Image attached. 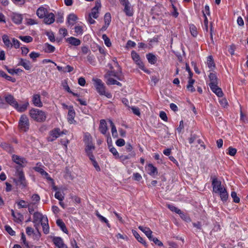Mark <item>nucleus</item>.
<instances>
[{
  "label": "nucleus",
  "instance_id": "f257e3e1",
  "mask_svg": "<svg viewBox=\"0 0 248 248\" xmlns=\"http://www.w3.org/2000/svg\"><path fill=\"white\" fill-rule=\"evenodd\" d=\"M93 85L97 92L100 95H104L108 98H111L112 94L106 91V87L103 82L99 78H93Z\"/></svg>",
  "mask_w": 248,
  "mask_h": 248
},
{
  "label": "nucleus",
  "instance_id": "f03ea898",
  "mask_svg": "<svg viewBox=\"0 0 248 248\" xmlns=\"http://www.w3.org/2000/svg\"><path fill=\"white\" fill-rule=\"evenodd\" d=\"M30 115L32 119L37 122H43L46 118V113L37 108H32L30 110Z\"/></svg>",
  "mask_w": 248,
  "mask_h": 248
},
{
  "label": "nucleus",
  "instance_id": "7ed1b4c3",
  "mask_svg": "<svg viewBox=\"0 0 248 248\" xmlns=\"http://www.w3.org/2000/svg\"><path fill=\"white\" fill-rule=\"evenodd\" d=\"M84 141L85 144V151L86 155L89 158L93 157V151L95 149V146L92 141V137L90 135H86L84 137Z\"/></svg>",
  "mask_w": 248,
  "mask_h": 248
},
{
  "label": "nucleus",
  "instance_id": "20e7f679",
  "mask_svg": "<svg viewBox=\"0 0 248 248\" xmlns=\"http://www.w3.org/2000/svg\"><path fill=\"white\" fill-rule=\"evenodd\" d=\"M16 175L17 179L14 178V182L16 185H19L22 188L25 187L27 186V182L22 170L19 167H17Z\"/></svg>",
  "mask_w": 248,
  "mask_h": 248
},
{
  "label": "nucleus",
  "instance_id": "39448f33",
  "mask_svg": "<svg viewBox=\"0 0 248 248\" xmlns=\"http://www.w3.org/2000/svg\"><path fill=\"white\" fill-rule=\"evenodd\" d=\"M211 179L212 180V186L214 192L218 193L221 189L224 188L223 186L221 185V182L216 176H211Z\"/></svg>",
  "mask_w": 248,
  "mask_h": 248
},
{
  "label": "nucleus",
  "instance_id": "423d86ee",
  "mask_svg": "<svg viewBox=\"0 0 248 248\" xmlns=\"http://www.w3.org/2000/svg\"><path fill=\"white\" fill-rule=\"evenodd\" d=\"M66 131H61L59 128H55L49 132V136L48 137L49 141H53L56 140L62 134H65Z\"/></svg>",
  "mask_w": 248,
  "mask_h": 248
},
{
  "label": "nucleus",
  "instance_id": "0eeeda50",
  "mask_svg": "<svg viewBox=\"0 0 248 248\" xmlns=\"http://www.w3.org/2000/svg\"><path fill=\"white\" fill-rule=\"evenodd\" d=\"M18 126L20 129L27 131L29 128V121L27 116L22 115L19 121Z\"/></svg>",
  "mask_w": 248,
  "mask_h": 248
},
{
  "label": "nucleus",
  "instance_id": "6e6552de",
  "mask_svg": "<svg viewBox=\"0 0 248 248\" xmlns=\"http://www.w3.org/2000/svg\"><path fill=\"white\" fill-rule=\"evenodd\" d=\"M131 56L133 60L135 62L136 64L139 66L141 70L145 72L146 73H149V71L144 67V65L142 62L140 60V56L139 54L134 51H132L131 52Z\"/></svg>",
  "mask_w": 248,
  "mask_h": 248
},
{
  "label": "nucleus",
  "instance_id": "1a4fd4ad",
  "mask_svg": "<svg viewBox=\"0 0 248 248\" xmlns=\"http://www.w3.org/2000/svg\"><path fill=\"white\" fill-rule=\"evenodd\" d=\"M101 7V4L100 0H96L95 1V6L92 9V12L89 14L90 16H93L94 18H97L98 17V10Z\"/></svg>",
  "mask_w": 248,
  "mask_h": 248
},
{
  "label": "nucleus",
  "instance_id": "9d476101",
  "mask_svg": "<svg viewBox=\"0 0 248 248\" xmlns=\"http://www.w3.org/2000/svg\"><path fill=\"white\" fill-rule=\"evenodd\" d=\"M12 159L16 163L19 165L21 167H24L27 163V161L24 158L21 157L17 155H13Z\"/></svg>",
  "mask_w": 248,
  "mask_h": 248
},
{
  "label": "nucleus",
  "instance_id": "9b49d317",
  "mask_svg": "<svg viewBox=\"0 0 248 248\" xmlns=\"http://www.w3.org/2000/svg\"><path fill=\"white\" fill-rule=\"evenodd\" d=\"M52 241L58 248H68L64 244L62 238L60 237H54Z\"/></svg>",
  "mask_w": 248,
  "mask_h": 248
},
{
  "label": "nucleus",
  "instance_id": "f8f14e48",
  "mask_svg": "<svg viewBox=\"0 0 248 248\" xmlns=\"http://www.w3.org/2000/svg\"><path fill=\"white\" fill-rule=\"evenodd\" d=\"M33 169L35 171L40 173L42 176H44L45 178L48 181L52 182L54 183V181L48 175V174L45 171L43 168L40 166H36L34 167Z\"/></svg>",
  "mask_w": 248,
  "mask_h": 248
},
{
  "label": "nucleus",
  "instance_id": "ddd939ff",
  "mask_svg": "<svg viewBox=\"0 0 248 248\" xmlns=\"http://www.w3.org/2000/svg\"><path fill=\"white\" fill-rule=\"evenodd\" d=\"M5 99L8 104L15 108H18V103L13 95L9 94L5 96Z\"/></svg>",
  "mask_w": 248,
  "mask_h": 248
},
{
  "label": "nucleus",
  "instance_id": "4468645a",
  "mask_svg": "<svg viewBox=\"0 0 248 248\" xmlns=\"http://www.w3.org/2000/svg\"><path fill=\"white\" fill-rule=\"evenodd\" d=\"M33 222L36 223L37 222H40L45 220V218H47L46 217L44 216L42 214L38 212H36L33 214Z\"/></svg>",
  "mask_w": 248,
  "mask_h": 248
},
{
  "label": "nucleus",
  "instance_id": "2eb2a0df",
  "mask_svg": "<svg viewBox=\"0 0 248 248\" xmlns=\"http://www.w3.org/2000/svg\"><path fill=\"white\" fill-rule=\"evenodd\" d=\"M32 101L33 105L36 107H42L43 106L41 96L39 94H35L33 95Z\"/></svg>",
  "mask_w": 248,
  "mask_h": 248
},
{
  "label": "nucleus",
  "instance_id": "dca6fc26",
  "mask_svg": "<svg viewBox=\"0 0 248 248\" xmlns=\"http://www.w3.org/2000/svg\"><path fill=\"white\" fill-rule=\"evenodd\" d=\"M209 78L210 80V82L209 84L210 87L218 84L217 78L215 73H210Z\"/></svg>",
  "mask_w": 248,
  "mask_h": 248
},
{
  "label": "nucleus",
  "instance_id": "f3484780",
  "mask_svg": "<svg viewBox=\"0 0 248 248\" xmlns=\"http://www.w3.org/2000/svg\"><path fill=\"white\" fill-rule=\"evenodd\" d=\"M44 18V22L47 24H51L55 21V16L52 13H48Z\"/></svg>",
  "mask_w": 248,
  "mask_h": 248
},
{
  "label": "nucleus",
  "instance_id": "a211bd4d",
  "mask_svg": "<svg viewBox=\"0 0 248 248\" xmlns=\"http://www.w3.org/2000/svg\"><path fill=\"white\" fill-rule=\"evenodd\" d=\"M99 130L102 134L104 135L106 134V132L108 130V127L107 126L106 122L105 120L102 119L100 120Z\"/></svg>",
  "mask_w": 248,
  "mask_h": 248
},
{
  "label": "nucleus",
  "instance_id": "6ab92c4d",
  "mask_svg": "<svg viewBox=\"0 0 248 248\" xmlns=\"http://www.w3.org/2000/svg\"><path fill=\"white\" fill-rule=\"evenodd\" d=\"M114 77L119 80H122V76L121 73H116L112 71L108 72L104 76L105 78H108V77Z\"/></svg>",
  "mask_w": 248,
  "mask_h": 248
},
{
  "label": "nucleus",
  "instance_id": "aec40b11",
  "mask_svg": "<svg viewBox=\"0 0 248 248\" xmlns=\"http://www.w3.org/2000/svg\"><path fill=\"white\" fill-rule=\"evenodd\" d=\"M12 19L15 23L20 24L22 22L23 17L20 14L13 13L12 16Z\"/></svg>",
  "mask_w": 248,
  "mask_h": 248
},
{
  "label": "nucleus",
  "instance_id": "412c9836",
  "mask_svg": "<svg viewBox=\"0 0 248 248\" xmlns=\"http://www.w3.org/2000/svg\"><path fill=\"white\" fill-rule=\"evenodd\" d=\"M47 13L46 9L43 7H39L36 11L37 16L41 18H44Z\"/></svg>",
  "mask_w": 248,
  "mask_h": 248
},
{
  "label": "nucleus",
  "instance_id": "4be33fe9",
  "mask_svg": "<svg viewBox=\"0 0 248 248\" xmlns=\"http://www.w3.org/2000/svg\"><path fill=\"white\" fill-rule=\"evenodd\" d=\"M66 41L71 45L74 46H78L81 44V41L79 39L74 37L68 38L66 39Z\"/></svg>",
  "mask_w": 248,
  "mask_h": 248
},
{
  "label": "nucleus",
  "instance_id": "5701e85b",
  "mask_svg": "<svg viewBox=\"0 0 248 248\" xmlns=\"http://www.w3.org/2000/svg\"><path fill=\"white\" fill-rule=\"evenodd\" d=\"M211 90L218 96L222 97L223 95V93L220 88L218 87L217 85L215 86L210 87Z\"/></svg>",
  "mask_w": 248,
  "mask_h": 248
},
{
  "label": "nucleus",
  "instance_id": "b1692460",
  "mask_svg": "<svg viewBox=\"0 0 248 248\" xmlns=\"http://www.w3.org/2000/svg\"><path fill=\"white\" fill-rule=\"evenodd\" d=\"M78 19L77 16L74 14H70L67 18V23L70 26H73Z\"/></svg>",
  "mask_w": 248,
  "mask_h": 248
},
{
  "label": "nucleus",
  "instance_id": "393cba45",
  "mask_svg": "<svg viewBox=\"0 0 248 248\" xmlns=\"http://www.w3.org/2000/svg\"><path fill=\"white\" fill-rule=\"evenodd\" d=\"M148 173L152 176L157 174V169L152 164H149L148 166Z\"/></svg>",
  "mask_w": 248,
  "mask_h": 248
},
{
  "label": "nucleus",
  "instance_id": "a878e982",
  "mask_svg": "<svg viewBox=\"0 0 248 248\" xmlns=\"http://www.w3.org/2000/svg\"><path fill=\"white\" fill-rule=\"evenodd\" d=\"M220 196V197L222 201H226L228 198V194L226 189L224 188L221 189V190L217 193Z\"/></svg>",
  "mask_w": 248,
  "mask_h": 248
},
{
  "label": "nucleus",
  "instance_id": "bb28decb",
  "mask_svg": "<svg viewBox=\"0 0 248 248\" xmlns=\"http://www.w3.org/2000/svg\"><path fill=\"white\" fill-rule=\"evenodd\" d=\"M75 116V112L73 108H70L69 109L68 113V120L69 123L72 124L73 122Z\"/></svg>",
  "mask_w": 248,
  "mask_h": 248
},
{
  "label": "nucleus",
  "instance_id": "cd10ccee",
  "mask_svg": "<svg viewBox=\"0 0 248 248\" xmlns=\"http://www.w3.org/2000/svg\"><path fill=\"white\" fill-rule=\"evenodd\" d=\"M0 146L4 150H5L9 153H12L14 152V148L10 144L8 143H7L6 142H3L1 143Z\"/></svg>",
  "mask_w": 248,
  "mask_h": 248
},
{
  "label": "nucleus",
  "instance_id": "c85d7f7f",
  "mask_svg": "<svg viewBox=\"0 0 248 248\" xmlns=\"http://www.w3.org/2000/svg\"><path fill=\"white\" fill-rule=\"evenodd\" d=\"M41 225L42 226L43 230L45 234H47L49 232V227L48 224V219L47 218H45V220L42 221L41 223Z\"/></svg>",
  "mask_w": 248,
  "mask_h": 248
},
{
  "label": "nucleus",
  "instance_id": "c756f323",
  "mask_svg": "<svg viewBox=\"0 0 248 248\" xmlns=\"http://www.w3.org/2000/svg\"><path fill=\"white\" fill-rule=\"evenodd\" d=\"M56 224L57 225L60 227V228L61 229V230L65 233H68V230L66 229V227L65 226V225L63 221L61 219H58L56 221Z\"/></svg>",
  "mask_w": 248,
  "mask_h": 248
},
{
  "label": "nucleus",
  "instance_id": "7c9ffc66",
  "mask_svg": "<svg viewBox=\"0 0 248 248\" xmlns=\"http://www.w3.org/2000/svg\"><path fill=\"white\" fill-rule=\"evenodd\" d=\"M132 233L136 239L140 243L142 244L144 246H146V243L144 239L140 237L138 232L135 230H132Z\"/></svg>",
  "mask_w": 248,
  "mask_h": 248
},
{
  "label": "nucleus",
  "instance_id": "2f4dec72",
  "mask_svg": "<svg viewBox=\"0 0 248 248\" xmlns=\"http://www.w3.org/2000/svg\"><path fill=\"white\" fill-rule=\"evenodd\" d=\"M55 50V47L49 44L48 43H46L44 45V50L46 53H52Z\"/></svg>",
  "mask_w": 248,
  "mask_h": 248
},
{
  "label": "nucleus",
  "instance_id": "473e14b6",
  "mask_svg": "<svg viewBox=\"0 0 248 248\" xmlns=\"http://www.w3.org/2000/svg\"><path fill=\"white\" fill-rule=\"evenodd\" d=\"M2 39L3 40V42L4 44V45L7 47H12L13 45L12 43H11L9 36L7 35L4 34L2 36Z\"/></svg>",
  "mask_w": 248,
  "mask_h": 248
},
{
  "label": "nucleus",
  "instance_id": "72a5a7b5",
  "mask_svg": "<svg viewBox=\"0 0 248 248\" xmlns=\"http://www.w3.org/2000/svg\"><path fill=\"white\" fill-rule=\"evenodd\" d=\"M135 153L134 151H133L128 155H122L120 156L119 155L118 158H119L121 161L123 162L127 159L130 158L131 157H135Z\"/></svg>",
  "mask_w": 248,
  "mask_h": 248
},
{
  "label": "nucleus",
  "instance_id": "f704fd0d",
  "mask_svg": "<svg viewBox=\"0 0 248 248\" xmlns=\"http://www.w3.org/2000/svg\"><path fill=\"white\" fill-rule=\"evenodd\" d=\"M146 58L149 63L151 64H155L157 61L156 56L152 53H149L146 55Z\"/></svg>",
  "mask_w": 248,
  "mask_h": 248
},
{
  "label": "nucleus",
  "instance_id": "c9c22d12",
  "mask_svg": "<svg viewBox=\"0 0 248 248\" xmlns=\"http://www.w3.org/2000/svg\"><path fill=\"white\" fill-rule=\"evenodd\" d=\"M207 63L208 67L211 69L213 70L215 68V64L214 63L213 57L212 56H209L207 57Z\"/></svg>",
  "mask_w": 248,
  "mask_h": 248
},
{
  "label": "nucleus",
  "instance_id": "e433bc0d",
  "mask_svg": "<svg viewBox=\"0 0 248 248\" xmlns=\"http://www.w3.org/2000/svg\"><path fill=\"white\" fill-rule=\"evenodd\" d=\"M194 79H189L188 80V83L186 86L187 89L192 93L195 91V88L193 86V84H194Z\"/></svg>",
  "mask_w": 248,
  "mask_h": 248
},
{
  "label": "nucleus",
  "instance_id": "4c0bfd02",
  "mask_svg": "<svg viewBox=\"0 0 248 248\" xmlns=\"http://www.w3.org/2000/svg\"><path fill=\"white\" fill-rule=\"evenodd\" d=\"M109 123H110V126L111 128V132H112V136L114 138H117L118 136V134H117V131L116 128L112 121L109 120Z\"/></svg>",
  "mask_w": 248,
  "mask_h": 248
},
{
  "label": "nucleus",
  "instance_id": "58836bf2",
  "mask_svg": "<svg viewBox=\"0 0 248 248\" xmlns=\"http://www.w3.org/2000/svg\"><path fill=\"white\" fill-rule=\"evenodd\" d=\"M178 214H179L181 217V218L187 222H189L191 221V219L190 217L186 214L184 213L181 210L180 212H179Z\"/></svg>",
  "mask_w": 248,
  "mask_h": 248
},
{
  "label": "nucleus",
  "instance_id": "ea45409f",
  "mask_svg": "<svg viewBox=\"0 0 248 248\" xmlns=\"http://www.w3.org/2000/svg\"><path fill=\"white\" fill-rule=\"evenodd\" d=\"M5 68L7 70L8 72L11 75L17 74L19 72H21L22 71V70L20 68H18V69H10L7 66H5Z\"/></svg>",
  "mask_w": 248,
  "mask_h": 248
},
{
  "label": "nucleus",
  "instance_id": "a19ab883",
  "mask_svg": "<svg viewBox=\"0 0 248 248\" xmlns=\"http://www.w3.org/2000/svg\"><path fill=\"white\" fill-rule=\"evenodd\" d=\"M24 219L23 215L20 213H16V216L15 217L14 220L17 223H20Z\"/></svg>",
  "mask_w": 248,
  "mask_h": 248
},
{
  "label": "nucleus",
  "instance_id": "79ce46f5",
  "mask_svg": "<svg viewBox=\"0 0 248 248\" xmlns=\"http://www.w3.org/2000/svg\"><path fill=\"white\" fill-rule=\"evenodd\" d=\"M139 229L143 232H144L146 236L149 235L150 232H152V231L151 230V229L147 227L140 226L139 227Z\"/></svg>",
  "mask_w": 248,
  "mask_h": 248
},
{
  "label": "nucleus",
  "instance_id": "37998d69",
  "mask_svg": "<svg viewBox=\"0 0 248 248\" xmlns=\"http://www.w3.org/2000/svg\"><path fill=\"white\" fill-rule=\"evenodd\" d=\"M19 38L26 43L31 42L33 40V38L30 36H19Z\"/></svg>",
  "mask_w": 248,
  "mask_h": 248
},
{
  "label": "nucleus",
  "instance_id": "c03bdc74",
  "mask_svg": "<svg viewBox=\"0 0 248 248\" xmlns=\"http://www.w3.org/2000/svg\"><path fill=\"white\" fill-rule=\"evenodd\" d=\"M111 15L109 13H107L104 16V22L105 24L107 25H109L111 21Z\"/></svg>",
  "mask_w": 248,
  "mask_h": 248
},
{
  "label": "nucleus",
  "instance_id": "a18cd8bd",
  "mask_svg": "<svg viewBox=\"0 0 248 248\" xmlns=\"http://www.w3.org/2000/svg\"><path fill=\"white\" fill-rule=\"evenodd\" d=\"M55 198L60 201H62L64 199V196L60 191H56L55 194Z\"/></svg>",
  "mask_w": 248,
  "mask_h": 248
},
{
  "label": "nucleus",
  "instance_id": "49530a36",
  "mask_svg": "<svg viewBox=\"0 0 248 248\" xmlns=\"http://www.w3.org/2000/svg\"><path fill=\"white\" fill-rule=\"evenodd\" d=\"M102 38L104 41L105 45L107 46H110L111 45L110 39L108 38L106 34H103L102 35Z\"/></svg>",
  "mask_w": 248,
  "mask_h": 248
},
{
  "label": "nucleus",
  "instance_id": "de8ad7c7",
  "mask_svg": "<svg viewBox=\"0 0 248 248\" xmlns=\"http://www.w3.org/2000/svg\"><path fill=\"white\" fill-rule=\"evenodd\" d=\"M124 11L126 15L128 16H132L133 15V13L130 10V7L129 5H125L124 6Z\"/></svg>",
  "mask_w": 248,
  "mask_h": 248
},
{
  "label": "nucleus",
  "instance_id": "09e8293b",
  "mask_svg": "<svg viewBox=\"0 0 248 248\" xmlns=\"http://www.w3.org/2000/svg\"><path fill=\"white\" fill-rule=\"evenodd\" d=\"M16 203L19 206V208H27L28 206L27 202L24 200H20L16 202Z\"/></svg>",
  "mask_w": 248,
  "mask_h": 248
},
{
  "label": "nucleus",
  "instance_id": "8fccbe9b",
  "mask_svg": "<svg viewBox=\"0 0 248 248\" xmlns=\"http://www.w3.org/2000/svg\"><path fill=\"white\" fill-rule=\"evenodd\" d=\"M89 159L92 161L93 165L96 170L99 171L100 170V168L99 165H98L97 162L96 161L94 156Z\"/></svg>",
  "mask_w": 248,
  "mask_h": 248
},
{
  "label": "nucleus",
  "instance_id": "3c124183",
  "mask_svg": "<svg viewBox=\"0 0 248 248\" xmlns=\"http://www.w3.org/2000/svg\"><path fill=\"white\" fill-rule=\"evenodd\" d=\"M231 196L233 199V201L235 203H238L240 202L239 198L237 196V194L234 191H232L231 193Z\"/></svg>",
  "mask_w": 248,
  "mask_h": 248
},
{
  "label": "nucleus",
  "instance_id": "603ef678",
  "mask_svg": "<svg viewBox=\"0 0 248 248\" xmlns=\"http://www.w3.org/2000/svg\"><path fill=\"white\" fill-rule=\"evenodd\" d=\"M107 79L106 83L108 85H115L116 82L117 81L116 80L113 79L111 77H108V78H105Z\"/></svg>",
  "mask_w": 248,
  "mask_h": 248
},
{
  "label": "nucleus",
  "instance_id": "864d4df0",
  "mask_svg": "<svg viewBox=\"0 0 248 248\" xmlns=\"http://www.w3.org/2000/svg\"><path fill=\"white\" fill-rule=\"evenodd\" d=\"M87 60L90 64H94V57L93 55L91 54V52L87 56Z\"/></svg>",
  "mask_w": 248,
  "mask_h": 248
},
{
  "label": "nucleus",
  "instance_id": "5fc2aeb1",
  "mask_svg": "<svg viewBox=\"0 0 248 248\" xmlns=\"http://www.w3.org/2000/svg\"><path fill=\"white\" fill-rule=\"evenodd\" d=\"M228 151V152H227V154L231 156H234L237 152V150L232 147H229Z\"/></svg>",
  "mask_w": 248,
  "mask_h": 248
},
{
  "label": "nucleus",
  "instance_id": "6e6d98bb",
  "mask_svg": "<svg viewBox=\"0 0 248 248\" xmlns=\"http://www.w3.org/2000/svg\"><path fill=\"white\" fill-rule=\"evenodd\" d=\"M167 206L168 208L172 212H175L177 214H178L179 212H180L181 210L178 209L173 205L168 204Z\"/></svg>",
  "mask_w": 248,
  "mask_h": 248
},
{
  "label": "nucleus",
  "instance_id": "4d7b16f0",
  "mask_svg": "<svg viewBox=\"0 0 248 248\" xmlns=\"http://www.w3.org/2000/svg\"><path fill=\"white\" fill-rule=\"evenodd\" d=\"M75 31L77 35H80L82 34L83 29L80 26H77L75 27Z\"/></svg>",
  "mask_w": 248,
  "mask_h": 248
},
{
  "label": "nucleus",
  "instance_id": "13d9d810",
  "mask_svg": "<svg viewBox=\"0 0 248 248\" xmlns=\"http://www.w3.org/2000/svg\"><path fill=\"white\" fill-rule=\"evenodd\" d=\"M40 56V54L35 52H32L30 54V57L33 61H36V59Z\"/></svg>",
  "mask_w": 248,
  "mask_h": 248
},
{
  "label": "nucleus",
  "instance_id": "bf43d9fd",
  "mask_svg": "<svg viewBox=\"0 0 248 248\" xmlns=\"http://www.w3.org/2000/svg\"><path fill=\"white\" fill-rule=\"evenodd\" d=\"M5 230L7 232L12 236L15 235V232L13 230L11 227L8 225H6L5 226Z\"/></svg>",
  "mask_w": 248,
  "mask_h": 248
},
{
  "label": "nucleus",
  "instance_id": "052dcab7",
  "mask_svg": "<svg viewBox=\"0 0 248 248\" xmlns=\"http://www.w3.org/2000/svg\"><path fill=\"white\" fill-rule=\"evenodd\" d=\"M190 31L192 36H196L198 33L196 27L194 25H191L190 27Z\"/></svg>",
  "mask_w": 248,
  "mask_h": 248
},
{
  "label": "nucleus",
  "instance_id": "680f3d73",
  "mask_svg": "<svg viewBox=\"0 0 248 248\" xmlns=\"http://www.w3.org/2000/svg\"><path fill=\"white\" fill-rule=\"evenodd\" d=\"M110 152L113 155L115 158H118L119 157V153L117 150L113 147H112L109 149Z\"/></svg>",
  "mask_w": 248,
  "mask_h": 248
},
{
  "label": "nucleus",
  "instance_id": "e2e57ef3",
  "mask_svg": "<svg viewBox=\"0 0 248 248\" xmlns=\"http://www.w3.org/2000/svg\"><path fill=\"white\" fill-rule=\"evenodd\" d=\"M12 41L13 46H14L15 48H18L20 47V43L18 40L14 38L12 39Z\"/></svg>",
  "mask_w": 248,
  "mask_h": 248
},
{
  "label": "nucleus",
  "instance_id": "0e129e2a",
  "mask_svg": "<svg viewBox=\"0 0 248 248\" xmlns=\"http://www.w3.org/2000/svg\"><path fill=\"white\" fill-rule=\"evenodd\" d=\"M116 144L119 147H122L125 144V141L123 139H119L116 141Z\"/></svg>",
  "mask_w": 248,
  "mask_h": 248
},
{
  "label": "nucleus",
  "instance_id": "69168bd1",
  "mask_svg": "<svg viewBox=\"0 0 248 248\" xmlns=\"http://www.w3.org/2000/svg\"><path fill=\"white\" fill-rule=\"evenodd\" d=\"M22 66L24 67V68L27 70H30L31 66V63L30 61L27 60L24 63L22 64Z\"/></svg>",
  "mask_w": 248,
  "mask_h": 248
},
{
  "label": "nucleus",
  "instance_id": "338daca9",
  "mask_svg": "<svg viewBox=\"0 0 248 248\" xmlns=\"http://www.w3.org/2000/svg\"><path fill=\"white\" fill-rule=\"evenodd\" d=\"M63 14L61 12L58 13L57 14V20H56L57 22H60V23H62L63 22Z\"/></svg>",
  "mask_w": 248,
  "mask_h": 248
},
{
  "label": "nucleus",
  "instance_id": "774afa93",
  "mask_svg": "<svg viewBox=\"0 0 248 248\" xmlns=\"http://www.w3.org/2000/svg\"><path fill=\"white\" fill-rule=\"evenodd\" d=\"M133 179L135 181H140L142 179V177L140 173L136 172L133 174Z\"/></svg>",
  "mask_w": 248,
  "mask_h": 248
}]
</instances>
